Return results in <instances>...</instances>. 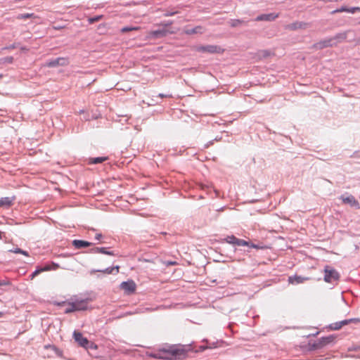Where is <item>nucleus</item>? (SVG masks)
<instances>
[{
    "instance_id": "1",
    "label": "nucleus",
    "mask_w": 360,
    "mask_h": 360,
    "mask_svg": "<svg viewBox=\"0 0 360 360\" xmlns=\"http://www.w3.org/2000/svg\"><path fill=\"white\" fill-rule=\"evenodd\" d=\"M339 272L333 267L326 265L324 268V281L326 283H333L340 280Z\"/></svg>"
},
{
    "instance_id": "2",
    "label": "nucleus",
    "mask_w": 360,
    "mask_h": 360,
    "mask_svg": "<svg viewBox=\"0 0 360 360\" xmlns=\"http://www.w3.org/2000/svg\"><path fill=\"white\" fill-rule=\"evenodd\" d=\"M73 338L79 346L86 349L93 348L94 343L90 342L86 338H84L81 333L75 330Z\"/></svg>"
},
{
    "instance_id": "3",
    "label": "nucleus",
    "mask_w": 360,
    "mask_h": 360,
    "mask_svg": "<svg viewBox=\"0 0 360 360\" xmlns=\"http://www.w3.org/2000/svg\"><path fill=\"white\" fill-rule=\"evenodd\" d=\"M333 39L326 38L312 45L311 48L316 50H321L328 47L337 46V42H333Z\"/></svg>"
},
{
    "instance_id": "4",
    "label": "nucleus",
    "mask_w": 360,
    "mask_h": 360,
    "mask_svg": "<svg viewBox=\"0 0 360 360\" xmlns=\"http://www.w3.org/2000/svg\"><path fill=\"white\" fill-rule=\"evenodd\" d=\"M196 50L198 52H207L209 53H221L224 51L223 49L217 45L200 46L197 47Z\"/></svg>"
},
{
    "instance_id": "5",
    "label": "nucleus",
    "mask_w": 360,
    "mask_h": 360,
    "mask_svg": "<svg viewBox=\"0 0 360 360\" xmlns=\"http://www.w3.org/2000/svg\"><path fill=\"white\" fill-rule=\"evenodd\" d=\"M221 242H226L229 244H231L237 246H243L245 245H248L247 241L243 239H240L236 238L233 235L227 236L226 238L221 239Z\"/></svg>"
},
{
    "instance_id": "6",
    "label": "nucleus",
    "mask_w": 360,
    "mask_h": 360,
    "mask_svg": "<svg viewBox=\"0 0 360 360\" xmlns=\"http://www.w3.org/2000/svg\"><path fill=\"white\" fill-rule=\"evenodd\" d=\"M120 288L122 289L127 295H131L134 293L136 290V283L132 280H128L127 281H124L120 284Z\"/></svg>"
},
{
    "instance_id": "7",
    "label": "nucleus",
    "mask_w": 360,
    "mask_h": 360,
    "mask_svg": "<svg viewBox=\"0 0 360 360\" xmlns=\"http://www.w3.org/2000/svg\"><path fill=\"white\" fill-rule=\"evenodd\" d=\"M68 64V60L65 58L59 57L57 58L51 59L46 63V66L49 68H56L58 66H65Z\"/></svg>"
},
{
    "instance_id": "8",
    "label": "nucleus",
    "mask_w": 360,
    "mask_h": 360,
    "mask_svg": "<svg viewBox=\"0 0 360 360\" xmlns=\"http://www.w3.org/2000/svg\"><path fill=\"white\" fill-rule=\"evenodd\" d=\"M186 350L183 347L172 348L169 350L171 355L176 359H182L186 356Z\"/></svg>"
},
{
    "instance_id": "9",
    "label": "nucleus",
    "mask_w": 360,
    "mask_h": 360,
    "mask_svg": "<svg viewBox=\"0 0 360 360\" xmlns=\"http://www.w3.org/2000/svg\"><path fill=\"white\" fill-rule=\"evenodd\" d=\"M279 16L278 13H264L258 15L255 18V21H269L271 22L276 20Z\"/></svg>"
},
{
    "instance_id": "10",
    "label": "nucleus",
    "mask_w": 360,
    "mask_h": 360,
    "mask_svg": "<svg viewBox=\"0 0 360 360\" xmlns=\"http://www.w3.org/2000/svg\"><path fill=\"white\" fill-rule=\"evenodd\" d=\"M340 199L345 204H349L351 207H354L356 209H360L359 202H358V200H356V198L353 195H350L347 197H344L343 195H342L340 197Z\"/></svg>"
},
{
    "instance_id": "11",
    "label": "nucleus",
    "mask_w": 360,
    "mask_h": 360,
    "mask_svg": "<svg viewBox=\"0 0 360 360\" xmlns=\"http://www.w3.org/2000/svg\"><path fill=\"white\" fill-rule=\"evenodd\" d=\"M309 24L304 22L296 21L286 25L285 28L290 30H297L299 29L304 30L307 28Z\"/></svg>"
},
{
    "instance_id": "12",
    "label": "nucleus",
    "mask_w": 360,
    "mask_h": 360,
    "mask_svg": "<svg viewBox=\"0 0 360 360\" xmlns=\"http://www.w3.org/2000/svg\"><path fill=\"white\" fill-rule=\"evenodd\" d=\"M309 280L308 277H303L301 276L294 275L288 277V282L291 284H300L306 281Z\"/></svg>"
},
{
    "instance_id": "13",
    "label": "nucleus",
    "mask_w": 360,
    "mask_h": 360,
    "mask_svg": "<svg viewBox=\"0 0 360 360\" xmlns=\"http://www.w3.org/2000/svg\"><path fill=\"white\" fill-rule=\"evenodd\" d=\"M72 243L76 249L85 248L93 245L92 243L82 240H74Z\"/></svg>"
},
{
    "instance_id": "14",
    "label": "nucleus",
    "mask_w": 360,
    "mask_h": 360,
    "mask_svg": "<svg viewBox=\"0 0 360 360\" xmlns=\"http://www.w3.org/2000/svg\"><path fill=\"white\" fill-rule=\"evenodd\" d=\"M75 307V311H85L87 309V300H82L79 301L72 302Z\"/></svg>"
},
{
    "instance_id": "15",
    "label": "nucleus",
    "mask_w": 360,
    "mask_h": 360,
    "mask_svg": "<svg viewBox=\"0 0 360 360\" xmlns=\"http://www.w3.org/2000/svg\"><path fill=\"white\" fill-rule=\"evenodd\" d=\"M229 24L231 27H238L248 25V21L243 19H231L229 21Z\"/></svg>"
},
{
    "instance_id": "16",
    "label": "nucleus",
    "mask_w": 360,
    "mask_h": 360,
    "mask_svg": "<svg viewBox=\"0 0 360 360\" xmlns=\"http://www.w3.org/2000/svg\"><path fill=\"white\" fill-rule=\"evenodd\" d=\"M168 33V31L165 29H160L157 30H153L150 32V36L153 38L158 39L165 37Z\"/></svg>"
},
{
    "instance_id": "17",
    "label": "nucleus",
    "mask_w": 360,
    "mask_h": 360,
    "mask_svg": "<svg viewBox=\"0 0 360 360\" xmlns=\"http://www.w3.org/2000/svg\"><path fill=\"white\" fill-rule=\"evenodd\" d=\"M51 270V266L49 264H46L44 267L42 266H37L34 271H33L30 277L31 279H33L35 276H37L40 273L45 271H50Z\"/></svg>"
},
{
    "instance_id": "18",
    "label": "nucleus",
    "mask_w": 360,
    "mask_h": 360,
    "mask_svg": "<svg viewBox=\"0 0 360 360\" xmlns=\"http://www.w3.org/2000/svg\"><path fill=\"white\" fill-rule=\"evenodd\" d=\"M348 32L349 31L338 33L334 37L330 38L333 39V42H337L338 44L347 39Z\"/></svg>"
},
{
    "instance_id": "19",
    "label": "nucleus",
    "mask_w": 360,
    "mask_h": 360,
    "mask_svg": "<svg viewBox=\"0 0 360 360\" xmlns=\"http://www.w3.org/2000/svg\"><path fill=\"white\" fill-rule=\"evenodd\" d=\"M15 197L12 198L9 197H4L0 198V207H9L13 205V201L14 200Z\"/></svg>"
},
{
    "instance_id": "20",
    "label": "nucleus",
    "mask_w": 360,
    "mask_h": 360,
    "mask_svg": "<svg viewBox=\"0 0 360 360\" xmlns=\"http://www.w3.org/2000/svg\"><path fill=\"white\" fill-rule=\"evenodd\" d=\"M185 32L187 34H202L204 32V28L202 26H196L193 28L186 29Z\"/></svg>"
},
{
    "instance_id": "21",
    "label": "nucleus",
    "mask_w": 360,
    "mask_h": 360,
    "mask_svg": "<svg viewBox=\"0 0 360 360\" xmlns=\"http://www.w3.org/2000/svg\"><path fill=\"white\" fill-rule=\"evenodd\" d=\"M44 349H51L52 351H53L55 352V354L58 357H60V358L63 357V351L54 345H44Z\"/></svg>"
},
{
    "instance_id": "22",
    "label": "nucleus",
    "mask_w": 360,
    "mask_h": 360,
    "mask_svg": "<svg viewBox=\"0 0 360 360\" xmlns=\"http://www.w3.org/2000/svg\"><path fill=\"white\" fill-rule=\"evenodd\" d=\"M335 337L333 335L326 336V337H322L319 339L320 342L322 343V347L328 345V344L331 343L334 341Z\"/></svg>"
},
{
    "instance_id": "23",
    "label": "nucleus",
    "mask_w": 360,
    "mask_h": 360,
    "mask_svg": "<svg viewBox=\"0 0 360 360\" xmlns=\"http://www.w3.org/2000/svg\"><path fill=\"white\" fill-rule=\"evenodd\" d=\"M119 269H120L119 266H113V267L106 268V269H105L103 270H94L93 272H103L104 274H113V271L115 270L116 271V273H118L119 272Z\"/></svg>"
},
{
    "instance_id": "24",
    "label": "nucleus",
    "mask_w": 360,
    "mask_h": 360,
    "mask_svg": "<svg viewBox=\"0 0 360 360\" xmlns=\"http://www.w3.org/2000/svg\"><path fill=\"white\" fill-rule=\"evenodd\" d=\"M339 322H340V324L341 328H342L343 326H347L349 323H359L360 322V319L359 318H352V319H345V320H342Z\"/></svg>"
},
{
    "instance_id": "25",
    "label": "nucleus",
    "mask_w": 360,
    "mask_h": 360,
    "mask_svg": "<svg viewBox=\"0 0 360 360\" xmlns=\"http://www.w3.org/2000/svg\"><path fill=\"white\" fill-rule=\"evenodd\" d=\"M321 344L322 343L320 342L319 339L316 341H314V342H309V350L313 351V350H317V349L323 348Z\"/></svg>"
},
{
    "instance_id": "26",
    "label": "nucleus",
    "mask_w": 360,
    "mask_h": 360,
    "mask_svg": "<svg viewBox=\"0 0 360 360\" xmlns=\"http://www.w3.org/2000/svg\"><path fill=\"white\" fill-rule=\"evenodd\" d=\"M108 159V157H97V158H92L89 159V164H100L103 162L104 161L107 160Z\"/></svg>"
},
{
    "instance_id": "27",
    "label": "nucleus",
    "mask_w": 360,
    "mask_h": 360,
    "mask_svg": "<svg viewBox=\"0 0 360 360\" xmlns=\"http://www.w3.org/2000/svg\"><path fill=\"white\" fill-rule=\"evenodd\" d=\"M203 342H205L206 345L200 346V349L202 351H204L207 349H211V348L216 347L215 342H210L207 340H204Z\"/></svg>"
},
{
    "instance_id": "28",
    "label": "nucleus",
    "mask_w": 360,
    "mask_h": 360,
    "mask_svg": "<svg viewBox=\"0 0 360 360\" xmlns=\"http://www.w3.org/2000/svg\"><path fill=\"white\" fill-rule=\"evenodd\" d=\"M13 61H14V58L13 56H6V57L0 58V65L6 64V63L11 64L13 63Z\"/></svg>"
},
{
    "instance_id": "29",
    "label": "nucleus",
    "mask_w": 360,
    "mask_h": 360,
    "mask_svg": "<svg viewBox=\"0 0 360 360\" xmlns=\"http://www.w3.org/2000/svg\"><path fill=\"white\" fill-rule=\"evenodd\" d=\"M327 328L330 330H338L341 329V326L340 324V322L338 321L330 323Z\"/></svg>"
},
{
    "instance_id": "30",
    "label": "nucleus",
    "mask_w": 360,
    "mask_h": 360,
    "mask_svg": "<svg viewBox=\"0 0 360 360\" xmlns=\"http://www.w3.org/2000/svg\"><path fill=\"white\" fill-rule=\"evenodd\" d=\"M34 16V13H22V14H19L17 16V19H18V20H25V19H27V18H33Z\"/></svg>"
},
{
    "instance_id": "31",
    "label": "nucleus",
    "mask_w": 360,
    "mask_h": 360,
    "mask_svg": "<svg viewBox=\"0 0 360 360\" xmlns=\"http://www.w3.org/2000/svg\"><path fill=\"white\" fill-rule=\"evenodd\" d=\"M68 307H67L65 309V311H64L65 314H70V313L76 311H75V306H74L72 302H68Z\"/></svg>"
},
{
    "instance_id": "32",
    "label": "nucleus",
    "mask_w": 360,
    "mask_h": 360,
    "mask_svg": "<svg viewBox=\"0 0 360 360\" xmlns=\"http://www.w3.org/2000/svg\"><path fill=\"white\" fill-rule=\"evenodd\" d=\"M11 252H14V253L22 254V255H25V256H28L29 255V254H28V252L27 251L23 250H22L20 248H15L14 250H11Z\"/></svg>"
},
{
    "instance_id": "33",
    "label": "nucleus",
    "mask_w": 360,
    "mask_h": 360,
    "mask_svg": "<svg viewBox=\"0 0 360 360\" xmlns=\"http://www.w3.org/2000/svg\"><path fill=\"white\" fill-rule=\"evenodd\" d=\"M347 11H349V8H347V6H342L340 8H338L336 10H334V11H331L330 13L331 14H335V13H337L347 12Z\"/></svg>"
},
{
    "instance_id": "34",
    "label": "nucleus",
    "mask_w": 360,
    "mask_h": 360,
    "mask_svg": "<svg viewBox=\"0 0 360 360\" xmlns=\"http://www.w3.org/2000/svg\"><path fill=\"white\" fill-rule=\"evenodd\" d=\"M100 253L107 255H115L112 251H108L106 248H100Z\"/></svg>"
},
{
    "instance_id": "35",
    "label": "nucleus",
    "mask_w": 360,
    "mask_h": 360,
    "mask_svg": "<svg viewBox=\"0 0 360 360\" xmlns=\"http://www.w3.org/2000/svg\"><path fill=\"white\" fill-rule=\"evenodd\" d=\"M102 15H96L94 17L89 18L88 20L90 24H93L96 22L99 21L102 18Z\"/></svg>"
},
{
    "instance_id": "36",
    "label": "nucleus",
    "mask_w": 360,
    "mask_h": 360,
    "mask_svg": "<svg viewBox=\"0 0 360 360\" xmlns=\"http://www.w3.org/2000/svg\"><path fill=\"white\" fill-rule=\"evenodd\" d=\"M247 243H248V245H245L244 246H248V247H250L252 248H255V249H262L263 248V247L259 246V245L255 244L250 241H247Z\"/></svg>"
},
{
    "instance_id": "37",
    "label": "nucleus",
    "mask_w": 360,
    "mask_h": 360,
    "mask_svg": "<svg viewBox=\"0 0 360 360\" xmlns=\"http://www.w3.org/2000/svg\"><path fill=\"white\" fill-rule=\"evenodd\" d=\"M173 24L172 20H167V21H162L160 22V25L163 26L164 28L171 26Z\"/></svg>"
},
{
    "instance_id": "38",
    "label": "nucleus",
    "mask_w": 360,
    "mask_h": 360,
    "mask_svg": "<svg viewBox=\"0 0 360 360\" xmlns=\"http://www.w3.org/2000/svg\"><path fill=\"white\" fill-rule=\"evenodd\" d=\"M138 28L136 27H124L122 28L121 31L122 32H128L129 31H131V30H137Z\"/></svg>"
},
{
    "instance_id": "39",
    "label": "nucleus",
    "mask_w": 360,
    "mask_h": 360,
    "mask_svg": "<svg viewBox=\"0 0 360 360\" xmlns=\"http://www.w3.org/2000/svg\"><path fill=\"white\" fill-rule=\"evenodd\" d=\"M356 11H360V7H352L347 11L348 13H354Z\"/></svg>"
},
{
    "instance_id": "40",
    "label": "nucleus",
    "mask_w": 360,
    "mask_h": 360,
    "mask_svg": "<svg viewBox=\"0 0 360 360\" xmlns=\"http://www.w3.org/2000/svg\"><path fill=\"white\" fill-rule=\"evenodd\" d=\"M90 253L96 254V253H100V248L99 247H95L89 250Z\"/></svg>"
},
{
    "instance_id": "41",
    "label": "nucleus",
    "mask_w": 360,
    "mask_h": 360,
    "mask_svg": "<svg viewBox=\"0 0 360 360\" xmlns=\"http://www.w3.org/2000/svg\"><path fill=\"white\" fill-rule=\"evenodd\" d=\"M164 264H165L166 266H174V265H176V264H177V262H175V261H165V262H164Z\"/></svg>"
},
{
    "instance_id": "42",
    "label": "nucleus",
    "mask_w": 360,
    "mask_h": 360,
    "mask_svg": "<svg viewBox=\"0 0 360 360\" xmlns=\"http://www.w3.org/2000/svg\"><path fill=\"white\" fill-rule=\"evenodd\" d=\"M176 13H178V11H174V12L167 11L164 13V16H165V17L172 16Z\"/></svg>"
},
{
    "instance_id": "43",
    "label": "nucleus",
    "mask_w": 360,
    "mask_h": 360,
    "mask_svg": "<svg viewBox=\"0 0 360 360\" xmlns=\"http://www.w3.org/2000/svg\"><path fill=\"white\" fill-rule=\"evenodd\" d=\"M352 158H360V152L359 151H355L353 155H352Z\"/></svg>"
},
{
    "instance_id": "44",
    "label": "nucleus",
    "mask_w": 360,
    "mask_h": 360,
    "mask_svg": "<svg viewBox=\"0 0 360 360\" xmlns=\"http://www.w3.org/2000/svg\"><path fill=\"white\" fill-rule=\"evenodd\" d=\"M102 238L103 235L101 233H96L95 236V239L98 240H101Z\"/></svg>"
},
{
    "instance_id": "45",
    "label": "nucleus",
    "mask_w": 360,
    "mask_h": 360,
    "mask_svg": "<svg viewBox=\"0 0 360 360\" xmlns=\"http://www.w3.org/2000/svg\"><path fill=\"white\" fill-rule=\"evenodd\" d=\"M53 267L51 266V269L56 270L59 267V265L58 264H56L54 262H52Z\"/></svg>"
},
{
    "instance_id": "46",
    "label": "nucleus",
    "mask_w": 360,
    "mask_h": 360,
    "mask_svg": "<svg viewBox=\"0 0 360 360\" xmlns=\"http://www.w3.org/2000/svg\"><path fill=\"white\" fill-rule=\"evenodd\" d=\"M9 284V282L5 281H0V286L2 285H7Z\"/></svg>"
},
{
    "instance_id": "47",
    "label": "nucleus",
    "mask_w": 360,
    "mask_h": 360,
    "mask_svg": "<svg viewBox=\"0 0 360 360\" xmlns=\"http://www.w3.org/2000/svg\"><path fill=\"white\" fill-rule=\"evenodd\" d=\"M16 47L15 44H13L11 45H10L8 47H6L5 49H13Z\"/></svg>"
},
{
    "instance_id": "48",
    "label": "nucleus",
    "mask_w": 360,
    "mask_h": 360,
    "mask_svg": "<svg viewBox=\"0 0 360 360\" xmlns=\"http://www.w3.org/2000/svg\"><path fill=\"white\" fill-rule=\"evenodd\" d=\"M158 96L162 98L169 97L170 96L165 95L163 94H159Z\"/></svg>"
},
{
    "instance_id": "49",
    "label": "nucleus",
    "mask_w": 360,
    "mask_h": 360,
    "mask_svg": "<svg viewBox=\"0 0 360 360\" xmlns=\"http://www.w3.org/2000/svg\"><path fill=\"white\" fill-rule=\"evenodd\" d=\"M56 304L58 306H63L66 304V302H56Z\"/></svg>"
},
{
    "instance_id": "50",
    "label": "nucleus",
    "mask_w": 360,
    "mask_h": 360,
    "mask_svg": "<svg viewBox=\"0 0 360 360\" xmlns=\"http://www.w3.org/2000/svg\"><path fill=\"white\" fill-rule=\"evenodd\" d=\"M63 27H62V26H57V27H54V29H55V30H60V29H62Z\"/></svg>"
},
{
    "instance_id": "51",
    "label": "nucleus",
    "mask_w": 360,
    "mask_h": 360,
    "mask_svg": "<svg viewBox=\"0 0 360 360\" xmlns=\"http://www.w3.org/2000/svg\"><path fill=\"white\" fill-rule=\"evenodd\" d=\"M356 44L360 45V37L356 39Z\"/></svg>"
},
{
    "instance_id": "52",
    "label": "nucleus",
    "mask_w": 360,
    "mask_h": 360,
    "mask_svg": "<svg viewBox=\"0 0 360 360\" xmlns=\"http://www.w3.org/2000/svg\"><path fill=\"white\" fill-rule=\"evenodd\" d=\"M212 143H213V142H212V141H210V142H209V143H207V144L205 146V147H206V148H207V147H209V146H210V145H211V144H212Z\"/></svg>"
},
{
    "instance_id": "53",
    "label": "nucleus",
    "mask_w": 360,
    "mask_h": 360,
    "mask_svg": "<svg viewBox=\"0 0 360 360\" xmlns=\"http://www.w3.org/2000/svg\"><path fill=\"white\" fill-rule=\"evenodd\" d=\"M214 192L216 193V195L218 197L219 196V191L214 190Z\"/></svg>"
},
{
    "instance_id": "54",
    "label": "nucleus",
    "mask_w": 360,
    "mask_h": 360,
    "mask_svg": "<svg viewBox=\"0 0 360 360\" xmlns=\"http://www.w3.org/2000/svg\"><path fill=\"white\" fill-rule=\"evenodd\" d=\"M3 316H4V313L0 311V318L3 317Z\"/></svg>"
},
{
    "instance_id": "55",
    "label": "nucleus",
    "mask_w": 360,
    "mask_h": 360,
    "mask_svg": "<svg viewBox=\"0 0 360 360\" xmlns=\"http://www.w3.org/2000/svg\"><path fill=\"white\" fill-rule=\"evenodd\" d=\"M4 75L2 74H0V79L3 78Z\"/></svg>"
},
{
    "instance_id": "56",
    "label": "nucleus",
    "mask_w": 360,
    "mask_h": 360,
    "mask_svg": "<svg viewBox=\"0 0 360 360\" xmlns=\"http://www.w3.org/2000/svg\"><path fill=\"white\" fill-rule=\"evenodd\" d=\"M1 235H2V232L0 231V239H1V238H2Z\"/></svg>"
}]
</instances>
